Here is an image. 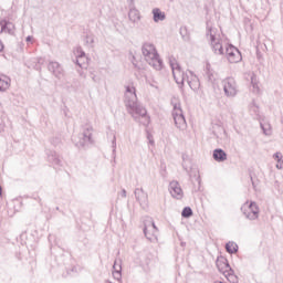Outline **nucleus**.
<instances>
[{
	"instance_id": "1",
	"label": "nucleus",
	"mask_w": 283,
	"mask_h": 283,
	"mask_svg": "<svg viewBox=\"0 0 283 283\" xmlns=\"http://www.w3.org/2000/svg\"><path fill=\"white\" fill-rule=\"evenodd\" d=\"M124 105L126 107V112L130 114V116L134 118V120H136V123H140V125L144 126L149 125L147 108L140 105L138 96L136 95V87L129 85L126 86L124 95Z\"/></svg>"
},
{
	"instance_id": "2",
	"label": "nucleus",
	"mask_w": 283,
	"mask_h": 283,
	"mask_svg": "<svg viewBox=\"0 0 283 283\" xmlns=\"http://www.w3.org/2000/svg\"><path fill=\"white\" fill-rule=\"evenodd\" d=\"M142 54L146 63L154 67V70H157V72L163 70V60L160 59L158 50H156V46L153 43H144L142 46Z\"/></svg>"
},
{
	"instance_id": "3",
	"label": "nucleus",
	"mask_w": 283,
	"mask_h": 283,
	"mask_svg": "<svg viewBox=\"0 0 283 283\" xmlns=\"http://www.w3.org/2000/svg\"><path fill=\"white\" fill-rule=\"evenodd\" d=\"M93 134H94V127H92V125L86 124L83 126L82 133L78 135L77 139L73 138L78 149L83 147H90V145H94V138L92 137Z\"/></svg>"
},
{
	"instance_id": "4",
	"label": "nucleus",
	"mask_w": 283,
	"mask_h": 283,
	"mask_svg": "<svg viewBox=\"0 0 283 283\" xmlns=\"http://www.w3.org/2000/svg\"><path fill=\"white\" fill-rule=\"evenodd\" d=\"M169 65L172 70V76L177 85H179V87H182L185 85V81L189 78V71H182V67H180V64L174 56L169 57Z\"/></svg>"
},
{
	"instance_id": "5",
	"label": "nucleus",
	"mask_w": 283,
	"mask_h": 283,
	"mask_svg": "<svg viewBox=\"0 0 283 283\" xmlns=\"http://www.w3.org/2000/svg\"><path fill=\"white\" fill-rule=\"evenodd\" d=\"M241 213L247 220H258L260 218V207L255 201H247L241 206Z\"/></svg>"
},
{
	"instance_id": "6",
	"label": "nucleus",
	"mask_w": 283,
	"mask_h": 283,
	"mask_svg": "<svg viewBox=\"0 0 283 283\" xmlns=\"http://www.w3.org/2000/svg\"><path fill=\"white\" fill-rule=\"evenodd\" d=\"M216 264H217L218 271H220V273H222L229 280V282L231 281L235 282V280H238V277L233 275L234 271L229 264V260H227V258L224 256L218 258L216 261Z\"/></svg>"
},
{
	"instance_id": "7",
	"label": "nucleus",
	"mask_w": 283,
	"mask_h": 283,
	"mask_svg": "<svg viewBox=\"0 0 283 283\" xmlns=\"http://www.w3.org/2000/svg\"><path fill=\"white\" fill-rule=\"evenodd\" d=\"M143 231L146 240L149 242H158V227H156V223L151 217H147V219L144 221Z\"/></svg>"
},
{
	"instance_id": "8",
	"label": "nucleus",
	"mask_w": 283,
	"mask_h": 283,
	"mask_svg": "<svg viewBox=\"0 0 283 283\" xmlns=\"http://www.w3.org/2000/svg\"><path fill=\"white\" fill-rule=\"evenodd\" d=\"M206 36L208 41H210V45L214 54L222 56V54H224V48L222 46V40L216 35V29L210 28Z\"/></svg>"
},
{
	"instance_id": "9",
	"label": "nucleus",
	"mask_w": 283,
	"mask_h": 283,
	"mask_svg": "<svg viewBox=\"0 0 283 283\" xmlns=\"http://www.w3.org/2000/svg\"><path fill=\"white\" fill-rule=\"evenodd\" d=\"M172 118L175 120L177 129H187V119H185V114L182 113V107L180 106V103L174 104Z\"/></svg>"
},
{
	"instance_id": "10",
	"label": "nucleus",
	"mask_w": 283,
	"mask_h": 283,
	"mask_svg": "<svg viewBox=\"0 0 283 283\" xmlns=\"http://www.w3.org/2000/svg\"><path fill=\"white\" fill-rule=\"evenodd\" d=\"M223 92L228 98H235L238 96V82L233 77H226L222 81Z\"/></svg>"
},
{
	"instance_id": "11",
	"label": "nucleus",
	"mask_w": 283,
	"mask_h": 283,
	"mask_svg": "<svg viewBox=\"0 0 283 283\" xmlns=\"http://www.w3.org/2000/svg\"><path fill=\"white\" fill-rule=\"evenodd\" d=\"M226 56L229 63H240V61H242V53H240V50L233 46V44H229L226 48Z\"/></svg>"
},
{
	"instance_id": "12",
	"label": "nucleus",
	"mask_w": 283,
	"mask_h": 283,
	"mask_svg": "<svg viewBox=\"0 0 283 283\" xmlns=\"http://www.w3.org/2000/svg\"><path fill=\"white\" fill-rule=\"evenodd\" d=\"M48 70L59 81L65 76V70L63 69V65L56 61H50L48 64Z\"/></svg>"
},
{
	"instance_id": "13",
	"label": "nucleus",
	"mask_w": 283,
	"mask_h": 283,
	"mask_svg": "<svg viewBox=\"0 0 283 283\" xmlns=\"http://www.w3.org/2000/svg\"><path fill=\"white\" fill-rule=\"evenodd\" d=\"M134 195L142 209L149 208V195H147L143 188H136Z\"/></svg>"
},
{
	"instance_id": "14",
	"label": "nucleus",
	"mask_w": 283,
	"mask_h": 283,
	"mask_svg": "<svg viewBox=\"0 0 283 283\" xmlns=\"http://www.w3.org/2000/svg\"><path fill=\"white\" fill-rule=\"evenodd\" d=\"M169 192L176 200H182L185 192L178 181H171L169 184Z\"/></svg>"
},
{
	"instance_id": "15",
	"label": "nucleus",
	"mask_w": 283,
	"mask_h": 283,
	"mask_svg": "<svg viewBox=\"0 0 283 283\" xmlns=\"http://www.w3.org/2000/svg\"><path fill=\"white\" fill-rule=\"evenodd\" d=\"M188 74L189 75H188V78L186 80V82L188 83V85H189L190 90H192V92H198V90H200V80L191 71H189Z\"/></svg>"
},
{
	"instance_id": "16",
	"label": "nucleus",
	"mask_w": 283,
	"mask_h": 283,
	"mask_svg": "<svg viewBox=\"0 0 283 283\" xmlns=\"http://www.w3.org/2000/svg\"><path fill=\"white\" fill-rule=\"evenodd\" d=\"M46 156L51 165H53L54 167H63V160H61V157H59V154H56V151L46 150Z\"/></svg>"
},
{
	"instance_id": "17",
	"label": "nucleus",
	"mask_w": 283,
	"mask_h": 283,
	"mask_svg": "<svg viewBox=\"0 0 283 283\" xmlns=\"http://www.w3.org/2000/svg\"><path fill=\"white\" fill-rule=\"evenodd\" d=\"M212 158L216 163H224L227 160V154L222 148H217L213 150Z\"/></svg>"
},
{
	"instance_id": "18",
	"label": "nucleus",
	"mask_w": 283,
	"mask_h": 283,
	"mask_svg": "<svg viewBox=\"0 0 283 283\" xmlns=\"http://www.w3.org/2000/svg\"><path fill=\"white\" fill-rule=\"evenodd\" d=\"M128 19L132 23H138L140 21V11L136 7H129Z\"/></svg>"
},
{
	"instance_id": "19",
	"label": "nucleus",
	"mask_w": 283,
	"mask_h": 283,
	"mask_svg": "<svg viewBox=\"0 0 283 283\" xmlns=\"http://www.w3.org/2000/svg\"><path fill=\"white\" fill-rule=\"evenodd\" d=\"M166 19L167 15L164 11L158 8L153 9V21H155V23H160V21H165Z\"/></svg>"
},
{
	"instance_id": "20",
	"label": "nucleus",
	"mask_w": 283,
	"mask_h": 283,
	"mask_svg": "<svg viewBox=\"0 0 283 283\" xmlns=\"http://www.w3.org/2000/svg\"><path fill=\"white\" fill-rule=\"evenodd\" d=\"M85 51H83V48L78 46L76 49V65L80 67H83V60H85Z\"/></svg>"
},
{
	"instance_id": "21",
	"label": "nucleus",
	"mask_w": 283,
	"mask_h": 283,
	"mask_svg": "<svg viewBox=\"0 0 283 283\" xmlns=\"http://www.w3.org/2000/svg\"><path fill=\"white\" fill-rule=\"evenodd\" d=\"M10 87V77L0 75V92H6Z\"/></svg>"
},
{
	"instance_id": "22",
	"label": "nucleus",
	"mask_w": 283,
	"mask_h": 283,
	"mask_svg": "<svg viewBox=\"0 0 283 283\" xmlns=\"http://www.w3.org/2000/svg\"><path fill=\"white\" fill-rule=\"evenodd\" d=\"M260 127L264 136H271L273 134V129L271 128V124L269 122H260Z\"/></svg>"
},
{
	"instance_id": "23",
	"label": "nucleus",
	"mask_w": 283,
	"mask_h": 283,
	"mask_svg": "<svg viewBox=\"0 0 283 283\" xmlns=\"http://www.w3.org/2000/svg\"><path fill=\"white\" fill-rule=\"evenodd\" d=\"M238 243L233 241H229L226 243V251L227 253H230V255H233V253H238Z\"/></svg>"
},
{
	"instance_id": "24",
	"label": "nucleus",
	"mask_w": 283,
	"mask_h": 283,
	"mask_svg": "<svg viewBox=\"0 0 283 283\" xmlns=\"http://www.w3.org/2000/svg\"><path fill=\"white\" fill-rule=\"evenodd\" d=\"M206 78H208L209 83H213L216 81V77H213V72L211 71V64L206 65Z\"/></svg>"
},
{
	"instance_id": "25",
	"label": "nucleus",
	"mask_w": 283,
	"mask_h": 283,
	"mask_svg": "<svg viewBox=\"0 0 283 283\" xmlns=\"http://www.w3.org/2000/svg\"><path fill=\"white\" fill-rule=\"evenodd\" d=\"M4 32L8 34H14V24L12 22L3 23Z\"/></svg>"
},
{
	"instance_id": "26",
	"label": "nucleus",
	"mask_w": 283,
	"mask_h": 283,
	"mask_svg": "<svg viewBox=\"0 0 283 283\" xmlns=\"http://www.w3.org/2000/svg\"><path fill=\"white\" fill-rule=\"evenodd\" d=\"M181 216L182 218H191V216H193V210L191 207H185L181 211Z\"/></svg>"
},
{
	"instance_id": "27",
	"label": "nucleus",
	"mask_w": 283,
	"mask_h": 283,
	"mask_svg": "<svg viewBox=\"0 0 283 283\" xmlns=\"http://www.w3.org/2000/svg\"><path fill=\"white\" fill-rule=\"evenodd\" d=\"M180 35L184 41H191V36H189V32L187 31V28L180 29Z\"/></svg>"
},
{
	"instance_id": "28",
	"label": "nucleus",
	"mask_w": 283,
	"mask_h": 283,
	"mask_svg": "<svg viewBox=\"0 0 283 283\" xmlns=\"http://www.w3.org/2000/svg\"><path fill=\"white\" fill-rule=\"evenodd\" d=\"M84 44L88 48H94V35H86L84 38Z\"/></svg>"
},
{
	"instance_id": "29",
	"label": "nucleus",
	"mask_w": 283,
	"mask_h": 283,
	"mask_svg": "<svg viewBox=\"0 0 283 283\" xmlns=\"http://www.w3.org/2000/svg\"><path fill=\"white\" fill-rule=\"evenodd\" d=\"M130 54V62L133 63L135 70H138V72H140V70H143V67L140 65H138V61L136 60V55L133 54L132 52Z\"/></svg>"
},
{
	"instance_id": "30",
	"label": "nucleus",
	"mask_w": 283,
	"mask_h": 283,
	"mask_svg": "<svg viewBox=\"0 0 283 283\" xmlns=\"http://www.w3.org/2000/svg\"><path fill=\"white\" fill-rule=\"evenodd\" d=\"M122 272H123V266L118 265V270L113 272L114 280H120V277H123Z\"/></svg>"
},
{
	"instance_id": "31",
	"label": "nucleus",
	"mask_w": 283,
	"mask_h": 283,
	"mask_svg": "<svg viewBox=\"0 0 283 283\" xmlns=\"http://www.w3.org/2000/svg\"><path fill=\"white\" fill-rule=\"evenodd\" d=\"M112 149H113V157L116 158V135H113Z\"/></svg>"
},
{
	"instance_id": "32",
	"label": "nucleus",
	"mask_w": 283,
	"mask_h": 283,
	"mask_svg": "<svg viewBox=\"0 0 283 283\" xmlns=\"http://www.w3.org/2000/svg\"><path fill=\"white\" fill-rule=\"evenodd\" d=\"M251 85L253 87V92L258 94V92H260V87L258 86V83L253 81V76L251 77Z\"/></svg>"
},
{
	"instance_id": "33",
	"label": "nucleus",
	"mask_w": 283,
	"mask_h": 283,
	"mask_svg": "<svg viewBox=\"0 0 283 283\" xmlns=\"http://www.w3.org/2000/svg\"><path fill=\"white\" fill-rule=\"evenodd\" d=\"M273 158H274V160H277V163H280V160H282V154L281 153H275L273 155Z\"/></svg>"
},
{
	"instance_id": "34",
	"label": "nucleus",
	"mask_w": 283,
	"mask_h": 283,
	"mask_svg": "<svg viewBox=\"0 0 283 283\" xmlns=\"http://www.w3.org/2000/svg\"><path fill=\"white\" fill-rule=\"evenodd\" d=\"M129 8H134L136 6V0H127Z\"/></svg>"
},
{
	"instance_id": "35",
	"label": "nucleus",
	"mask_w": 283,
	"mask_h": 283,
	"mask_svg": "<svg viewBox=\"0 0 283 283\" xmlns=\"http://www.w3.org/2000/svg\"><path fill=\"white\" fill-rule=\"evenodd\" d=\"M140 266H147L149 264V259H146L145 261H140Z\"/></svg>"
},
{
	"instance_id": "36",
	"label": "nucleus",
	"mask_w": 283,
	"mask_h": 283,
	"mask_svg": "<svg viewBox=\"0 0 283 283\" xmlns=\"http://www.w3.org/2000/svg\"><path fill=\"white\" fill-rule=\"evenodd\" d=\"M4 30H6V27H3V22H0V34H1L2 32H4Z\"/></svg>"
},
{
	"instance_id": "37",
	"label": "nucleus",
	"mask_w": 283,
	"mask_h": 283,
	"mask_svg": "<svg viewBox=\"0 0 283 283\" xmlns=\"http://www.w3.org/2000/svg\"><path fill=\"white\" fill-rule=\"evenodd\" d=\"M118 266H120V264H117V261H115L113 265L114 271H118Z\"/></svg>"
},
{
	"instance_id": "38",
	"label": "nucleus",
	"mask_w": 283,
	"mask_h": 283,
	"mask_svg": "<svg viewBox=\"0 0 283 283\" xmlns=\"http://www.w3.org/2000/svg\"><path fill=\"white\" fill-rule=\"evenodd\" d=\"M122 198H127V190L125 189L122 190Z\"/></svg>"
},
{
	"instance_id": "39",
	"label": "nucleus",
	"mask_w": 283,
	"mask_h": 283,
	"mask_svg": "<svg viewBox=\"0 0 283 283\" xmlns=\"http://www.w3.org/2000/svg\"><path fill=\"white\" fill-rule=\"evenodd\" d=\"M34 39L32 35L27 36V43H30Z\"/></svg>"
},
{
	"instance_id": "40",
	"label": "nucleus",
	"mask_w": 283,
	"mask_h": 283,
	"mask_svg": "<svg viewBox=\"0 0 283 283\" xmlns=\"http://www.w3.org/2000/svg\"><path fill=\"white\" fill-rule=\"evenodd\" d=\"M0 52H3V44L0 42Z\"/></svg>"
},
{
	"instance_id": "41",
	"label": "nucleus",
	"mask_w": 283,
	"mask_h": 283,
	"mask_svg": "<svg viewBox=\"0 0 283 283\" xmlns=\"http://www.w3.org/2000/svg\"><path fill=\"white\" fill-rule=\"evenodd\" d=\"M276 168H277V169H282V164H277V165H276Z\"/></svg>"
},
{
	"instance_id": "42",
	"label": "nucleus",
	"mask_w": 283,
	"mask_h": 283,
	"mask_svg": "<svg viewBox=\"0 0 283 283\" xmlns=\"http://www.w3.org/2000/svg\"><path fill=\"white\" fill-rule=\"evenodd\" d=\"M197 182L200 185V176L197 177Z\"/></svg>"
},
{
	"instance_id": "43",
	"label": "nucleus",
	"mask_w": 283,
	"mask_h": 283,
	"mask_svg": "<svg viewBox=\"0 0 283 283\" xmlns=\"http://www.w3.org/2000/svg\"><path fill=\"white\" fill-rule=\"evenodd\" d=\"M1 193H3V189H2L1 186H0V196H1Z\"/></svg>"
},
{
	"instance_id": "44",
	"label": "nucleus",
	"mask_w": 283,
	"mask_h": 283,
	"mask_svg": "<svg viewBox=\"0 0 283 283\" xmlns=\"http://www.w3.org/2000/svg\"><path fill=\"white\" fill-rule=\"evenodd\" d=\"M93 81H95V77L93 76Z\"/></svg>"
}]
</instances>
